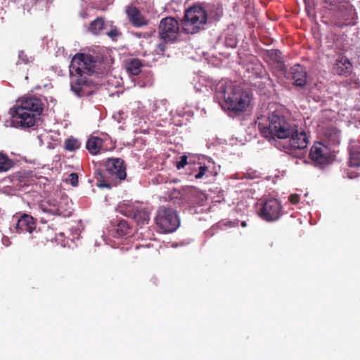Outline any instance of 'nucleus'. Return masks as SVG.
Listing matches in <instances>:
<instances>
[{"instance_id": "obj_1", "label": "nucleus", "mask_w": 360, "mask_h": 360, "mask_svg": "<svg viewBox=\"0 0 360 360\" xmlns=\"http://www.w3.org/2000/svg\"><path fill=\"white\" fill-rule=\"evenodd\" d=\"M269 124L259 127L262 135L266 139H288L289 146L293 149H304L309 143L308 136L304 129L292 120L278 112L268 117Z\"/></svg>"}, {"instance_id": "obj_2", "label": "nucleus", "mask_w": 360, "mask_h": 360, "mask_svg": "<svg viewBox=\"0 0 360 360\" xmlns=\"http://www.w3.org/2000/svg\"><path fill=\"white\" fill-rule=\"evenodd\" d=\"M109 67L103 57L77 53L70 65L71 89L78 96H83V87L89 86L91 82L89 77L94 73H103L109 70Z\"/></svg>"}, {"instance_id": "obj_3", "label": "nucleus", "mask_w": 360, "mask_h": 360, "mask_svg": "<svg viewBox=\"0 0 360 360\" xmlns=\"http://www.w3.org/2000/svg\"><path fill=\"white\" fill-rule=\"evenodd\" d=\"M43 103L36 96L19 98L11 108L12 124L16 128H29L34 125L36 118L43 111Z\"/></svg>"}, {"instance_id": "obj_4", "label": "nucleus", "mask_w": 360, "mask_h": 360, "mask_svg": "<svg viewBox=\"0 0 360 360\" xmlns=\"http://www.w3.org/2000/svg\"><path fill=\"white\" fill-rule=\"evenodd\" d=\"M217 96L223 98L221 106L233 112H243L249 106L250 96L247 91H243L239 86L231 82L219 84L217 89Z\"/></svg>"}, {"instance_id": "obj_5", "label": "nucleus", "mask_w": 360, "mask_h": 360, "mask_svg": "<svg viewBox=\"0 0 360 360\" xmlns=\"http://www.w3.org/2000/svg\"><path fill=\"white\" fill-rule=\"evenodd\" d=\"M105 170L96 174L97 186L99 188H111L112 183L121 181L126 179V165L124 161L118 158H108L105 162Z\"/></svg>"}, {"instance_id": "obj_6", "label": "nucleus", "mask_w": 360, "mask_h": 360, "mask_svg": "<svg viewBox=\"0 0 360 360\" xmlns=\"http://www.w3.org/2000/svg\"><path fill=\"white\" fill-rule=\"evenodd\" d=\"M334 13L332 22L338 27L352 26L356 23L357 15L354 6L347 1L338 0H325Z\"/></svg>"}, {"instance_id": "obj_7", "label": "nucleus", "mask_w": 360, "mask_h": 360, "mask_svg": "<svg viewBox=\"0 0 360 360\" xmlns=\"http://www.w3.org/2000/svg\"><path fill=\"white\" fill-rule=\"evenodd\" d=\"M207 21V13L205 8L194 5L187 9L181 20L184 31L188 34H195L204 29Z\"/></svg>"}, {"instance_id": "obj_8", "label": "nucleus", "mask_w": 360, "mask_h": 360, "mask_svg": "<svg viewBox=\"0 0 360 360\" xmlns=\"http://www.w3.org/2000/svg\"><path fill=\"white\" fill-rule=\"evenodd\" d=\"M155 221L162 233L173 232L180 224L176 212L166 206H160L158 209Z\"/></svg>"}, {"instance_id": "obj_9", "label": "nucleus", "mask_w": 360, "mask_h": 360, "mask_svg": "<svg viewBox=\"0 0 360 360\" xmlns=\"http://www.w3.org/2000/svg\"><path fill=\"white\" fill-rule=\"evenodd\" d=\"M18 233H29L34 243H44V237L41 233L36 230V220L28 214H23L18 219L14 227Z\"/></svg>"}, {"instance_id": "obj_10", "label": "nucleus", "mask_w": 360, "mask_h": 360, "mask_svg": "<svg viewBox=\"0 0 360 360\" xmlns=\"http://www.w3.org/2000/svg\"><path fill=\"white\" fill-rule=\"evenodd\" d=\"M179 30V22L172 17L161 20L159 25L160 37L166 42H174L178 36Z\"/></svg>"}, {"instance_id": "obj_11", "label": "nucleus", "mask_w": 360, "mask_h": 360, "mask_svg": "<svg viewBox=\"0 0 360 360\" xmlns=\"http://www.w3.org/2000/svg\"><path fill=\"white\" fill-rule=\"evenodd\" d=\"M281 202L278 200L270 198L262 203L259 215L266 221H275L281 217Z\"/></svg>"}, {"instance_id": "obj_12", "label": "nucleus", "mask_w": 360, "mask_h": 360, "mask_svg": "<svg viewBox=\"0 0 360 360\" xmlns=\"http://www.w3.org/2000/svg\"><path fill=\"white\" fill-rule=\"evenodd\" d=\"M120 212L128 217L133 218L140 226L147 224L150 219V212L146 208L141 207H135L133 205L121 207Z\"/></svg>"}, {"instance_id": "obj_13", "label": "nucleus", "mask_w": 360, "mask_h": 360, "mask_svg": "<svg viewBox=\"0 0 360 360\" xmlns=\"http://www.w3.org/2000/svg\"><path fill=\"white\" fill-rule=\"evenodd\" d=\"M328 148L321 142L315 143L311 148L309 158L317 165H324L329 161Z\"/></svg>"}, {"instance_id": "obj_14", "label": "nucleus", "mask_w": 360, "mask_h": 360, "mask_svg": "<svg viewBox=\"0 0 360 360\" xmlns=\"http://www.w3.org/2000/svg\"><path fill=\"white\" fill-rule=\"evenodd\" d=\"M126 13L130 23L135 27H141L148 24V20L136 6H129Z\"/></svg>"}, {"instance_id": "obj_15", "label": "nucleus", "mask_w": 360, "mask_h": 360, "mask_svg": "<svg viewBox=\"0 0 360 360\" xmlns=\"http://www.w3.org/2000/svg\"><path fill=\"white\" fill-rule=\"evenodd\" d=\"M307 72L304 66L296 64L290 68L288 77L294 80L298 86H304L307 82Z\"/></svg>"}, {"instance_id": "obj_16", "label": "nucleus", "mask_w": 360, "mask_h": 360, "mask_svg": "<svg viewBox=\"0 0 360 360\" xmlns=\"http://www.w3.org/2000/svg\"><path fill=\"white\" fill-rule=\"evenodd\" d=\"M205 9L207 15L214 20H219L224 15L223 6L219 0H211L206 3Z\"/></svg>"}, {"instance_id": "obj_17", "label": "nucleus", "mask_w": 360, "mask_h": 360, "mask_svg": "<svg viewBox=\"0 0 360 360\" xmlns=\"http://www.w3.org/2000/svg\"><path fill=\"white\" fill-rule=\"evenodd\" d=\"M349 159L348 165L351 167H360V143L353 142L349 146Z\"/></svg>"}, {"instance_id": "obj_18", "label": "nucleus", "mask_w": 360, "mask_h": 360, "mask_svg": "<svg viewBox=\"0 0 360 360\" xmlns=\"http://www.w3.org/2000/svg\"><path fill=\"white\" fill-rule=\"evenodd\" d=\"M103 143L101 138L91 136L86 141V148L91 155H97L103 146Z\"/></svg>"}, {"instance_id": "obj_19", "label": "nucleus", "mask_w": 360, "mask_h": 360, "mask_svg": "<svg viewBox=\"0 0 360 360\" xmlns=\"http://www.w3.org/2000/svg\"><path fill=\"white\" fill-rule=\"evenodd\" d=\"M143 63L138 58H131L126 62L127 71L131 75L136 76L141 72Z\"/></svg>"}, {"instance_id": "obj_20", "label": "nucleus", "mask_w": 360, "mask_h": 360, "mask_svg": "<svg viewBox=\"0 0 360 360\" xmlns=\"http://www.w3.org/2000/svg\"><path fill=\"white\" fill-rule=\"evenodd\" d=\"M58 211L56 216H60L63 217H68L72 214V208L69 205L67 199L60 200L58 202Z\"/></svg>"}, {"instance_id": "obj_21", "label": "nucleus", "mask_w": 360, "mask_h": 360, "mask_svg": "<svg viewBox=\"0 0 360 360\" xmlns=\"http://www.w3.org/2000/svg\"><path fill=\"white\" fill-rule=\"evenodd\" d=\"M58 202L56 200H49L43 202L41 205V208L44 212L56 216L58 211Z\"/></svg>"}, {"instance_id": "obj_22", "label": "nucleus", "mask_w": 360, "mask_h": 360, "mask_svg": "<svg viewBox=\"0 0 360 360\" xmlns=\"http://www.w3.org/2000/svg\"><path fill=\"white\" fill-rule=\"evenodd\" d=\"M105 28V22L103 18H97L91 22L89 26V30L94 35L101 34V31Z\"/></svg>"}, {"instance_id": "obj_23", "label": "nucleus", "mask_w": 360, "mask_h": 360, "mask_svg": "<svg viewBox=\"0 0 360 360\" xmlns=\"http://www.w3.org/2000/svg\"><path fill=\"white\" fill-rule=\"evenodd\" d=\"M266 57L274 63L281 64L283 63L282 53L278 49L266 51Z\"/></svg>"}, {"instance_id": "obj_24", "label": "nucleus", "mask_w": 360, "mask_h": 360, "mask_svg": "<svg viewBox=\"0 0 360 360\" xmlns=\"http://www.w3.org/2000/svg\"><path fill=\"white\" fill-rule=\"evenodd\" d=\"M252 72L257 78L266 79L267 80L271 81L265 68L260 63H256L252 67Z\"/></svg>"}, {"instance_id": "obj_25", "label": "nucleus", "mask_w": 360, "mask_h": 360, "mask_svg": "<svg viewBox=\"0 0 360 360\" xmlns=\"http://www.w3.org/2000/svg\"><path fill=\"white\" fill-rule=\"evenodd\" d=\"M13 166V161L6 155L0 153V172H6Z\"/></svg>"}, {"instance_id": "obj_26", "label": "nucleus", "mask_w": 360, "mask_h": 360, "mask_svg": "<svg viewBox=\"0 0 360 360\" xmlns=\"http://www.w3.org/2000/svg\"><path fill=\"white\" fill-rule=\"evenodd\" d=\"M64 147L65 149L68 151H74L79 148L80 143L77 139L70 136V138L65 140Z\"/></svg>"}, {"instance_id": "obj_27", "label": "nucleus", "mask_w": 360, "mask_h": 360, "mask_svg": "<svg viewBox=\"0 0 360 360\" xmlns=\"http://www.w3.org/2000/svg\"><path fill=\"white\" fill-rule=\"evenodd\" d=\"M129 229V226L127 221L125 220H120L117 224L116 228V233L117 234V236L122 237L123 236H125L126 234H127Z\"/></svg>"}, {"instance_id": "obj_28", "label": "nucleus", "mask_w": 360, "mask_h": 360, "mask_svg": "<svg viewBox=\"0 0 360 360\" xmlns=\"http://www.w3.org/2000/svg\"><path fill=\"white\" fill-rule=\"evenodd\" d=\"M105 34L112 41H117V38L122 36V32L117 27L112 25L110 29L105 32Z\"/></svg>"}, {"instance_id": "obj_29", "label": "nucleus", "mask_w": 360, "mask_h": 360, "mask_svg": "<svg viewBox=\"0 0 360 360\" xmlns=\"http://www.w3.org/2000/svg\"><path fill=\"white\" fill-rule=\"evenodd\" d=\"M190 194L192 197L196 198L193 200V202L195 203L202 202L206 199L205 194L195 188L191 189L190 191Z\"/></svg>"}, {"instance_id": "obj_30", "label": "nucleus", "mask_w": 360, "mask_h": 360, "mask_svg": "<svg viewBox=\"0 0 360 360\" xmlns=\"http://www.w3.org/2000/svg\"><path fill=\"white\" fill-rule=\"evenodd\" d=\"M340 64L345 66L346 70L350 69L352 67V64L349 62V59L346 57H342L340 59L338 60L337 65H339Z\"/></svg>"}, {"instance_id": "obj_31", "label": "nucleus", "mask_w": 360, "mask_h": 360, "mask_svg": "<svg viewBox=\"0 0 360 360\" xmlns=\"http://www.w3.org/2000/svg\"><path fill=\"white\" fill-rule=\"evenodd\" d=\"M208 171V168L206 166H200L199 172L195 175L196 179H200L203 177L205 173Z\"/></svg>"}, {"instance_id": "obj_32", "label": "nucleus", "mask_w": 360, "mask_h": 360, "mask_svg": "<svg viewBox=\"0 0 360 360\" xmlns=\"http://www.w3.org/2000/svg\"><path fill=\"white\" fill-rule=\"evenodd\" d=\"M68 181L72 186H77L78 185V175L77 173H71L69 175Z\"/></svg>"}, {"instance_id": "obj_33", "label": "nucleus", "mask_w": 360, "mask_h": 360, "mask_svg": "<svg viewBox=\"0 0 360 360\" xmlns=\"http://www.w3.org/2000/svg\"><path fill=\"white\" fill-rule=\"evenodd\" d=\"M188 164L187 162V156L186 155H182L181 157L180 161H179L176 164V167L178 169H180L181 168H184L186 165Z\"/></svg>"}, {"instance_id": "obj_34", "label": "nucleus", "mask_w": 360, "mask_h": 360, "mask_svg": "<svg viewBox=\"0 0 360 360\" xmlns=\"http://www.w3.org/2000/svg\"><path fill=\"white\" fill-rule=\"evenodd\" d=\"M300 197L298 194H291L289 196V200L292 204H297L300 202Z\"/></svg>"}, {"instance_id": "obj_35", "label": "nucleus", "mask_w": 360, "mask_h": 360, "mask_svg": "<svg viewBox=\"0 0 360 360\" xmlns=\"http://www.w3.org/2000/svg\"><path fill=\"white\" fill-rule=\"evenodd\" d=\"M167 43V42L164 41L163 42H161V43L158 44V46H157L158 50L159 51H160V52H164L165 49H166V44Z\"/></svg>"}, {"instance_id": "obj_36", "label": "nucleus", "mask_w": 360, "mask_h": 360, "mask_svg": "<svg viewBox=\"0 0 360 360\" xmlns=\"http://www.w3.org/2000/svg\"><path fill=\"white\" fill-rule=\"evenodd\" d=\"M225 225H229L230 226H237L238 224L233 221H228Z\"/></svg>"}, {"instance_id": "obj_37", "label": "nucleus", "mask_w": 360, "mask_h": 360, "mask_svg": "<svg viewBox=\"0 0 360 360\" xmlns=\"http://www.w3.org/2000/svg\"><path fill=\"white\" fill-rule=\"evenodd\" d=\"M246 225H247V224H246V222H245V221H243V222L241 223V226H243V227L246 226Z\"/></svg>"}]
</instances>
